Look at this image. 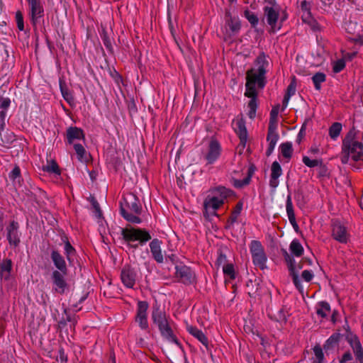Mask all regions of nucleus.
I'll return each mask as SVG.
<instances>
[{"label": "nucleus", "instance_id": "obj_1", "mask_svg": "<svg viewBox=\"0 0 363 363\" xmlns=\"http://www.w3.org/2000/svg\"><path fill=\"white\" fill-rule=\"evenodd\" d=\"M255 64L258 66L257 69H250L246 74V91L245 95L249 98H257V92L255 84L257 83L258 87L262 89L265 85L266 67L268 66V60L264 52L260 53L255 60Z\"/></svg>", "mask_w": 363, "mask_h": 363}, {"label": "nucleus", "instance_id": "obj_2", "mask_svg": "<svg viewBox=\"0 0 363 363\" xmlns=\"http://www.w3.org/2000/svg\"><path fill=\"white\" fill-rule=\"evenodd\" d=\"M350 157L354 161L363 160V143L355 138L354 130H350L342 141L340 160L347 164Z\"/></svg>", "mask_w": 363, "mask_h": 363}, {"label": "nucleus", "instance_id": "obj_3", "mask_svg": "<svg viewBox=\"0 0 363 363\" xmlns=\"http://www.w3.org/2000/svg\"><path fill=\"white\" fill-rule=\"evenodd\" d=\"M121 213L128 222L132 223H140L142 220L139 218L142 212V206L138 198L132 193H128L123 196L120 203Z\"/></svg>", "mask_w": 363, "mask_h": 363}, {"label": "nucleus", "instance_id": "obj_4", "mask_svg": "<svg viewBox=\"0 0 363 363\" xmlns=\"http://www.w3.org/2000/svg\"><path fill=\"white\" fill-rule=\"evenodd\" d=\"M121 235L126 242L138 240L143 244L151 240V235L145 229L135 228L133 227L123 228Z\"/></svg>", "mask_w": 363, "mask_h": 363}, {"label": "nucleus", "instance_id": "obj_5", "mask_svg": "<svg viewBox=\"0 0 363 363\" xmlns=\"http://www.w3.org/2000/svg\"><path fill=\"white\" fill-rule=\"evenodd\" d=\"M250 250L254 264L260 269L267 268V257L261 242L257 240H252L250 245Z\"/></svg>", "mask_w": 363, "mask_h": 363}, {"label": "nucleus", "instance_id": "obj_6", "mask_svg": "<svg viewBox=\"0 0 363 363\" xmlns=\"http://www.w3.org/2000/svg\"><path fill=\"white\" fill-rule=\"evenodd\" d=\"M264 15L270 26L271 32L274 33L281 29L282 25L279 23V12L278 9L267 6L264 8Z\"/></svg>", "mask_w": 363, "mask_h": 363}, {"label": "nucleus", "instance_id": "obj_7", "mask_svg": "<svg viewBox=\"0 0 363 363\" xmlns=\"http://www.w3.org/2000/svg\"><path fill=\"white\" fill-rule=\"evenodd\" d=\"M281 253L284 257L285 262L287 264L289 274L292 277L294 285L300 292H302L303 286L298 277V270L296 269L294 259L288 253L285 249H281Z\"/></svg>", "mask_w": 363, "mask_h": 363}, {"label": "nucleus", "instance_id": "obj_8", "mask_svg": "<svg viewBox=\"0 0 363 363\" xmlns=\"http://www.w3.org/2000/svg\"><path fill=\"white\" fill-rule=\"evenodd\" d=\"M138 275L135 269L130 265H125L121 272V279L127 288L133 289L135 284Z\"/></svg>", "mask_w": 363, "mask_h": 363}, {"label": "nucleus", "instance_id": "obj_9", "mask_svg": "<svg viewBox=\"0 0 363 363\" xmlns=\"http://www.w3.org/2000/svg\"><path fill=\"white\" fill-rule=\"evenodd\" d=\"M30 9V22L33 26H35L39 19L43 16L44 10L40 0H27Z\"/></svg>", "mask_w": 363, "mask_h": 363}, {"label": "nucleus", "instance_id": "obj_10", "mask_svg": "<svg viewBox=\"0 0 363 363\" xmlns=\"http://www.w3.org/2000/svg\"><path fill=\"white\" fill-rule=\"evenodd\" d=\"M175 269L176 277L179 279V281L184 284L189 285L195 281V274L191 271L190 267L181 264L177 265Z\"/></svg>", "mask_w": 363, "mask_h": 363}, {"label": "nucleus", "instance_id": "obj_11", "mask_svg": "<svg viewBox=\"0 0 363 363\" xmlns=\"http://www.w3.org/2000/svg\"><path fill=\"white\" fill-rule=\"evenodd\" d=\"M332 236L341 243H347L349 235L346 227L340 221L335 220L332 223Z\"/></svg>", "mask_w": 363, "mask_h": 363}, {"label": "nucleus", "instance_id": "obj_12", "mask_svg": "<svg viewBox=\"0 0 363 363\" xmlns=\"http://www.w3.org/2000/svg\"><path fill=\"white\" fill-rule=\"evenodd\" d=\"M148 308V303L147 301H140L138 303L137 315L135 321L138 323L140 327L145 330L148 328L147 311Z\"/></svg>", "mask_w": 363, "mask_h": 363}, {"label": "nucleus", "instance_id": "obj_13", "mask_svg": "<svg viewBox=\"0 0 363 363\" xmlns=\"http://www.w3.org/2000/svg\"><path fill=\"white\" fill-rule=\"evenodd\" d=\"M67 274V272L63 273L61 271L55 270L52 274V280L55 285V291L60 294L65 293V289L67 287V284L65 280V276Z\"/></svg>", "mask_w": 363, "mask_h": 363}, {"label": "nucleus", "instance_id": "obj_14", "mask_svg": "<svg viewBox=\"0 0 363 363\" xmlns=\"http://www.w3.org/2000/svg\"><path fill=\"white\" fill-rule=\"evenodd\" d=\"M18 223L16 221H11L6 228V237L10 245L16 247L20 243V238L18 235Z\"/></svg>", "mask_w": 363, "mask_h": 363}, {"label": "nucleus", "instance_id": "obj_15", "mask_svg": "<svg viewBox=\"0 0 363 363\" xmlns=\"http://www.w3.org/2000/svg\"><path fill=\"white\" fill-rule=\"evenodd\" d=\"M223 203V199H219L216 196L206 199L204 201V216H206V214L216 216V211Z\"/></svg>", "mask_w": 363, "mask_h": 363}, {"label": "nucleus", "instance_id": "obj_16", "mask_svg": "<svg viewBox=\"0 0 363 363\" xmlns=\"http://www.w3.org/2000/svg\"><path fill=\"white\" fill-rule=\"evenodd\" d=\"M220 145L216 140H211L209 143L208 150L205 156L208 164H213L220 155Z\"/></svg>", "mask_w": 363, "mask_h": 363}, {"label": "nucleus", "instance_id": "obj_17", "mask_svg": "<svg viewBox=\"0 0 363 363\" xmlns=\"http://www.w3.org/2000/svg\"><path fill=\"white\" fill-rule=\"evenodd\" d=\"M16 140V135L13 132L5 130V126L0 124V146L9 148L11 144Z\"/></svg>", "mask_w": 363, "mask_h": 363}, {"label": "nucleus", "instance_id": "obj_18", "mask_svg": "<svg viewBox=\"0 0 363 363\" xmlns=\"http://www.w3.org/2000/svg\"><path fill=\"white\" fill-rule=\"evenodd\" d=\"M271 176L269 180V186L276 189L279 185V177L281 175L282 169L277 161H274L271 167Z\"/></svg>", "mask_w": 363, "mask_h": 363}, {"label": "nucleus", "instance_id": "obj_19", "mask_svg": "<svg viewBox=\"0 0 363 363\" xmlns=\"http://www.w3.org/2000/svg\"><path fill=\"white\" fill-rule=\"evenodd\" d=\"M162 242L158 239H153L150 243V251L154 259L158 263L164 262V257L161 250Z\"/></svg>", "mask_w": 363, "mask_h": 363}, {"label": "nucleus", "instance_id": "obj_20", "mask_svg": "<svg viewBox=\"0 0 363 363\" xmlns=\"http://www.w3.org/2000/svg\"><path fill=\"white\" fill-rule=\"evenodd\" d=\"M235 125V130L240 138V144L245 147L247 140V131L245 126V121L242 118L238 119L236 121Z\"/></svg>", "mask_w": 363, "mask_h": 363}, {"label": "nucleus", "instance_id": "obj_21", "mask_svg": "<svg viewBox=\"0 0 363 363\" xmlns=\"http://www.w3.org/2000/svg\"><path fill=\"white\" fill-rule=\"evenodd\" d=\"M50 257L54 265L58 269L57 271H61L63 273L68 271L65 260L58 251L52 250Z\"/></svg>", "mask_w": 363, "mask_h": 363}, {"label": "nucleus", "instance_id": "obj_22", "mask_svg": "<svg viewBox=\"0 0 363 363\" xmlns=\"http://www.w3.org/2000/svg\"><path fill=\"white\" fill-rule=\"evenodd\" d=\"M159 330L163 337L167 338L169 341L173 342L177 345H179V342L177 337L173 334V331L169 325L168 321L162 325H158Z\"/></svg>", "mask_w": 363, "mask_h": 363}, {"label": "nucleus", "instance_id": "obj_23", "mask_svg": "<svg viewBox=\"0 0 363 363\" xmlns=\"http://www.w3.org/2000/svg\"><path fill=\"white\" fill-rule=\"evenodd\" d=\"M186 329L191 335L195 337L206 347L207 350H209L208 338L201 330L192 325H187Z\"/></svg>", "mask_w": 363, "mask_h": 363}, {"label": "nucleus", "instance_id": "obj_24", "mask_svg": "<svg viewBox=\"0 0 363 363\" xmlns=\"http://www.w3.org/2000/svg\"><path fill=\"white\" fill-rule=\"evenodd\" d=\"M67 139L69 144H72L74 140H84V134L79 128L69 127L67 130Z\"/></svg>", "mask_w": 363, "mask_h": 363}, {"label": "nucleus", "instance_id": "obj_25", "mask_svg": "<svg viewBox=\"0 0 363 363\" xmlns=\"http://www.w3.org/2000/svg\"><path fill=\"white\" fill-rule=\"evenodd\" d=\"M225 23L233 34L238 33L240 30L241 25L239 18L233 17L230 11L225 12Z\"/></svg>", "mask_w": 363, "mask_h": 363}, {"label": "nucleus", "instance_id": "obj_26", "mask_svg": "<svg viewBox=\"0 0 363 363\" xmlns=\"http://www.w3.org/2000/svg\"><path fill=\"white\" fill-rule=\"evenodd\" d=\"M13 263L11 259H3L0 260V274L1 277L8 280L11 276Z\"/></svg>", "mask_w": 363, "mask_h": 363}, {"label": "nucleus", "instance_id": "obj_27", "mask_svg": "<svg viewBox=\"0 0 363 363\" xmlns=\"http://www.w3.org/2000/svg\"><path fill=\"white\" fill-rule=\"evenodd\" d=\"M279 140V135L276 132V130H268L267 140L269 143L267 150L266 151V155L269 157L272 155L275 147V145Z\"/></svg>", "mask_w": 363, "mask_h": 363}, {"label": "nucleus", "instance_id": "obj_28", "mask_svg": "<svg viewBox=\"0 0 363 363\" xmlns=\"http://www.w3.org/2000/svg\"><path fill=\"white\" fill-rule=\"evenodd\" d=\"M255 170H256V167L253 164H252L249 167L248 170H247V175L244 179H242V180L236 179H233L234 186L236 188L240 189L246 185H248L250 182L251 177L253 175V174L255 173Z\"/></svg>", "mask_w": 363, "mask_h": 363}, {"label": "nucleus", "instance_id": "obj_29", "mask_svg": "<svg viewBox=\"0 0 363 363\" xmlns=\"http://www.w3.org/2000/svg\"><path fill=\"white\" fill-rule=\"evenodd\" d=\"M350 343L353 350L356 359L360 363H363V348L359 340L355 337L350 340Z\"/></svg>", "mask_w": 363, "mask_h": 363}, {"label": "nucleus", "instance_id": "obj_30", "mask_svg": "<svg viewBox=\"0 0 363 363\" xmlns=\"http://www.w3.org/2000/svg\"><path fill=\"white\" fill-rule=\"evenodd\" d=\"M152 318L154 323L157 324V325H162V323L167 322L165 312L160 309L159 307H155L153 308Z\"/></svg>", "mask_w": 363, "mask_h": 363}, {"label": "nucleus", "instance_id": "obj_31", "mask_svg": "<svg viewBox=\"0 0 363 363\" xmlns=\"http://www.w3.org/2000/svg\"><path fill=\"white\" fill-rule=\"evenodd\" d=\"M279 111V105L274 106L270 112V118L268 130H276L277 128V118Z\"/></svg>", "mask_w": 363, "mask_h": 363}, {"label": "nucleus", "instance_id": "obj_32", "mask_svg": "<svg viewBox=\"0 0 363 363\" xmlns=\"http://www.w3.org/2000/svg\"><path fill=\"white\" fill-rule=\"evenodd\" d=\"M74 148L77 155V158L80 162H87L89 161V155L86 153V151L82 145L74 144Z\"/></svg>", "mask_w": 363, "mask_h": 363}, {"label": "nucleus", "instance_id": "obj_33", "mask_svg": "<svg viewBox=\"0 0 363 363\" xmlns=\"http://www.w3.org/2000/svg\"><path fill=\"white\" fill-rule=\"evenodd\" d=\"M290 251L296 257H301L303 253V247L300 242L295 239L292 240L289 246Z\"/></svg>", "mask_w": 363, "mask_h": 363}, {"label": "nucleus", "instance_id": "obj_34", "mask_svg": "<svg viewBox=\"0 0 363 363\" xmlns=\"http://www.w3.org/2000/svg\"><path fill=\"white\" fill-rule=\"evenodd\" d=\"M42 169L48 173H54L56 174H60L61 173L57 163L54 160H52L47 165L43 166Z\"/></svg>", "mask_w": 363, "mask_h": 363}, {"label": "nucleus", "instance_id": "obj_35", "mask_svg": "<svg viewBox=\"0 0 363 363\" xmlns=\"http://www.w3.org/2000/svg\"><path fill=\"white\" fill-rule=\"evenodd\" d=\"M242 208V203L241 202H238L234 210L233 211L231 216L228 220V227H229L230 225H233L234 223L237 221L238 217L239 216L241 210Z\"/></svg>", "mask_w": 363, "mask_h": 363}, {"label": "nucleus", "instance_id": "obj_36", "mask_svg": "<svg viewBox=\"0 0 363 363\" xmlns=\"http://www.w3.org/2000/svg\"><path fill=\"white\" fill-rule=\"evenodd\" d=\"M281 152L284 157L290 159L292 156L293 148L292 144L289 142L282 143L280 145Z\"/></svg>", "mask_w": 363, "mask_h": 363}, {"label": "nucleus", "instance_id": "obj_37", "mask_svg": "<svg viewBox=\"0 0 363 363\" xmlns=\"http://www.w3.org/2000/svg\"><path fill=\"white\" fill-rule=\"evenodd\" d=\"M342 130V124L338 122H335L332 124V125L329 128V135L330 137L335 140L339 135L340 134V132Z\"/></svg>", "mask_w": 363, "mask_h": 363}, {"label": "nucleus", "instance_id": "obj_38", "mask_svg": "<svg viewBox=\"0 0 363 363\" xmlns=\"http://www.w3.org/2000/svg\"><path fill=\"white\" fill-rule=\"evenodd\" d=\"M320 308L317 309V314L323 318L328 316L330 312V306L328 302L321 301L319 303Z\"/></svg>", "mask_w": 363, "mask_h": 363}, {"label": "nucleus", "instance_id": "obj_39", "mask_svg": "<svg viewBox=\"0 0 363 363\" xmlns=\"http://www.w3.org/2000/svg\"><path fill=\"white\" fill-rule=\"evenodd\" d=\"M9 178L14 184L18 183L19 185H21V169L18 165H16L13 170L10 172Z\"/></svg>", "mask_w": 363, "mask_h": 363}, {"label": "nucleus", "instance_id": "obj_40", "mask_svg": "<svg viewBox=\"0 0 363 363\" xmlns=\"http://www.w3.org/2000/svg\"><path fill=\"white\" fill-rule=\"evenodd\" d=\"M326 76L323 72H317L315 73L313 77L312 80L314 84L315 88L317 90L320 89V84L325 81Z\"/></svg>", "mask_w": 363, "mask_h": 363}, {"label": "nucleus", "instance_id": "obj_41", "mask_svg": "<svg viewBox=\"0 0 363 363\" xmlns=\"http://www.w3.org/2000/svg\"><path fill=\"white\" fill-rule=\"evenodd\" d=\"M286 208V213L288 215L289 220L296 218L294 208H293V203H292V201H291V194H289L287 196Z\"/></svg>", "mask_w": 363, "mask_h": 363}, {"label": "nucleus", "instance_id": "obj_42", "mask_svg": "<svg viewBox=\"0 0 363 363\" xmlns=\"http://www.w3.org/2000/svg\"><path fill=\"white\" fill-rule=\"evenodd\" d=\"M245 17L248 20L252 27H255L259 21L257 16L252 11L245 10L244 12Z\"/></svg>", "mask_w": 363, "mask_h": 363}, {"label": "nucleus", "instance_id": "obj_43", "mask_svg": "<svg viewBox=\"0 0 363 363\" xmlns=\"http://www.w3.org/2000/svg\"><path fill=\"white\" fill-rule=\"evenodd\" d=\"M303 162L304 163L305 165H306L308 167H314L322 164L321 160H311L307 156L303 157Z\"/></svg>", "mask_w": 363, "mask_h": 363}, {"label": "nucleus", "instance_id": "obj_44", "mask_svg": "<svg viewBox=\"0 0 363 363\" xmlns=\"http://www.w3.org/2000/svg\"><path fill=\"white\" fill-rule=\"evenodd\" d=\"M223 273L228 275L231 279H235V270L232 264H227L223 267Z\"/></svg>", "mask_w": 363, "mask_h": 363}, {"label": "nucleus", "instance_id": "obj_45", "mask_svg": "<svg viewBox=\"0 0 363 363\" xmlns=\"http://www.w3.org/2000/svg\"><path fill=\"white\" fill-rule=\"evenodd\" d=\"M296 77H294L291 81V83L287 87L286 95L291 96H293L296 92Z\"/></svg>", "mask_w": 363, "mask_h": 363}, {"label": "nucleus", "instance_id": "obj_46", "mask_svg": "<svg viewBox=\"0 0 363 363\" xmlns=\"http://www.w3.org/2000/svg\"><path fill=\"white\" fill-rule=\"evenodd\" d=\"M313 352L315 355V357L318 360V363H323L324 354L323 352V350L320 345H315L313 347Z\"/></svg>", "mask_w": 363, "mask_h": 363}, {"label": "nucleus", "instance_id": "obj_47", "mask_svg": "<svg viewBox=\"0 0 363 363\" xmlns=\"http://www.w3.org/2000/svg\"><path fill=\"white\" fill-rule=\"evenodd\" d=\"M214 191L216 194H220V199H223V200L224 199L227 198L230 195V190L227 189L224 186L218 187L217 189H216L214 190Z\"/></svg>", "mask_w": 363, "mask_h": 363}, {"label": "nucleus", "instance_id": "obj_48", "mask_svg": "<svg viewBox=\"0 0 363 363\" xmlns=\"http://www.w3.org/2000/svg\"><path fill=\"white\" fill-rule=\"evenodd\" d=\"M345 67V60L342 59L338 60L335 62L333 69L335 73H338L342 71Z\"/></svg>", "mask_w": 363, "mask_h": 363}, {"label": "nucleus", "instance_id": "obj_49", "mask_svg": "<svg viewBox=\"0 0 363 363\" xmlns=\"http://www.w3.org/2000/svg\"><path fill=\"white\" fill-rule=\"evenodd\" d=\"M16 20L17 23V27L20 30H24V23H23V14L20 11H18L16 13Z\"/></svg>", "mask_w": 363, "mask_h": 363}, {"label": "nucleus", "instance_id": "obj_50", "mask_svg": "<svg viewBox=\"0 0 363 363\" xmlns=\"http://www.w3.org/2000/svg\"><path fill=\"white\" fill-rule=\"evenodd\" d=\"M91 205L94 209L95 215L97 218H101L102 216V212L100 208L99 204L98 201L95 199V198L92 197L91 199Z\"/></svg>", "mask_w": 363, "mask_h": 363}, {"label": "nucleus", "instance_id": "obj_51", "mask_svg": "<svg viewBox=\"0 0 363 363\" xmlns=\"http://www.w3.org/2000/svg\"><path fill=\"white\" fill-rule=\"evenodd\" d=\"M60 89L62 91V94L63 98L69 103L71 104L74 101V97L71 94V93L68 91L67 89L63 88L62 85H60Z\"/></svg>", "mask_w": 363, "mask_h": 363}, {"label": "nucleus", "instance_id": "obj_52", "mask_svg": "<svg viewBox=\"0 0 363 363\" xmlns=\"http://www.w3.org/2000/svg\"><path fill=\"white\" fill-rule=\"evenodd\" d=\"M101 38H102L104 45L106 47V48L108 49L109 50H112L111 42V40L109 39V38L107 35V33L105 30H102Z\"/></svg>", "mask_w": 363, "mask_h": 363}, {"label": "nucleus", "instance_id": "obj_53", "mask_svg": "<svg viewBox=\"0 0 363 363\" xmlns=\"http://www.w3.org/2000/svg\"><path fill=\"white\" fill-rule=\"evenodd\" d=\"M65 250L67 255V259L69 262H71L70 256L72 253L75 252L74 248L71 245L70 242L67 240L65 242Z\"/></svg>", "mask_w": 363, "mask_h": 363}, {"label": "nucleus", "instance_id": "obj_54", "mask_svg": "<svg viewBox=\"0 0 363 363\" xmlns=\"http://www.w3.org/2000/svg\"><path fill=\"white\" fill-rule=\"evenodd\" d=\"M301 277L306 281L309 282L312 280L313 274L309 270H304L301 274Z\"/></svg>", "mask_w": 363, "mask_h": 363}, {"label": "nucleus", "instance_id": "obj_55", "mask_svg": "<svg viewBox=\"0 0 363 363\" xmlns=\"http://www.w3.org/2000/svg\"><path fill=\"white\" fill-rule=\"evenodd\" d=\"M60 359L62 363L67 362V355L65 353L63 348H60L59 354L57 356V360Z\"/></svg>", "mask_w": 363, "mask_h": 363}, {"label": "nucleus", "instance_id": "obj_56", "mask_svg": "<svg viewBox=\"0 0 363 363\" xmlns=\"http://www.w3.org/2000/svg\"><path fill=\"white\" fill-rule=\"evenodd\" d=\"M11 101L9 98H3L0 103V108L2 110H6L10 106Z\"/></svg>", "mask_w": 363, "mask_h": 363}, {"label": "nucleus", "instance_id": "obj_57", "mask_svg": "<svg viewBox=\"0 0 363 363\" xmlns=\"http://www.w3.org/2000/svg\"><path fill=\"white\" fill-rule=\"evenodd\" d=\"M226 262H227L226 256H225L224 254L220 253V254L219 255V256H218V259H217V261H216V262H217L218 265H219V266H220V265H222V264H223V265L224 266V265H225V264H225V263H226Z\"/></svg>", "mask_w": 363, "mask_h": 363}, {"label": "nucleus", "instance_id": "obj_58", "mask_svg": "<svg viewBox=\"0 0 363 363\" xmlns=\"http://www.w3.org/2000/svg\"><path fill=\"white\" fill-rule=\"evenodd\" d=\"M352 354L350 352H347L342 355V359H340V363H347L348 361L352 360Z\"/></svg>", "mask_w": 363, "mask_h": 363}, {"label": "nucleus", "instance_id": "obj_59", "mask_svg": "<svg viewBox=\"0 0 363 363\" xmlns=\"http://www.w3.org/2000/svg\"><path fill=\"white\" fill-rule=\"evenodd\" d=\"M248 107L250 109L257 110V98H251L248 103Z\"/></svg>", "mask_w": 363, "mask_h": 363}, {"label": "nucleus", "instance_id": "obj_60", "mask_svg": "<svg viewBox=\"0 0 363 363\" xmlns=\"http://www.w3.org/2000/svg\"><path fill=\"white\" fill-rule=\"evenodd\" d=\"M6 110H1L0 111V124L2 123V126H5V118H6Z\"/></svg>", "mask_w": 363, "mask_h": 363}, {"label": "nucleus", "instance_id": "obj_61", "mask_svg": "<svg viewBox=\"0 0 363 363\" xmlns=\"http://www.w3.org/2000/svg\"><path fill=\"white\" fill-rule=\"evenodd\" d=\"M277 320L280 322H286V318L285 315L283 313L282 311H280L279 313V318H277Z\"/></svg>", "mask_w": 363, "mask_h": 363}, {"label": "nucleus", "instance_id": "obj_62", "mask_svg": "<svg viewBox=\"0 0 363 363\" xmlns=\"http://www.w3.org/2000/svg\"><path fill=\"white\" fill-rule=\"evenodd\" d=\"M289 222L291 223V225L293 226L294 229L297 232L298 230V225L296 223V218L290 219Z\"/></svg>", "mask_w": 363, "mask_h": 363}, {"label": "nucleus", "instance_id": "obj_63", "mask_svg": "<svg viewBox=\"0 0 363 363\" xmlns=\"http://www.w3.org/2000/svg\"><path fill=\"white\" fill-rule=\"evenodd\" d=\"M291 96H287L285 94L284 97V99H283V106L284 107H286L288 104V102L289 101V99H290Z\"/></svg>", "mask_w": 363, "mask_h": 363}, {"label": "nucleus", "instance_id": "obj_64", "mask_svg": "<svg viewBox=\"0 0 363 363\" xmlns=\"http://www.w3.org/2000/svg\"><path fill=\"white\" fill-rule=\"evenodd\" d=\"M256 111L257 110L250 109L248 116L251 119H253L255 117Z\"/></svg>", "mask_w": 363, "mask_h": 363}]
</instances>
